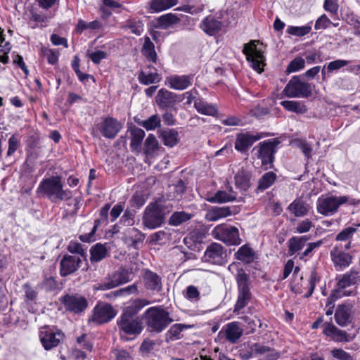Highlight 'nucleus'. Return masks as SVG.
Returning <instances> with one entry per match:
<instances>
[{
    "label": "nucleus",
    "instance_id": "nucleus-63",
    "mask_svg": "<svg viewBox=\"0 0 360 360\" xmlns=\"http://www.w3.org/2000/svg\"><path fill=\"white\" fill-rule=\"evenodd\" d=\"M331 23L332 22L330 20L325 14H323L321 15L316 21L314 28L316 30L326 29L328 27Z\"/></svg>",
    "mask_w": 360,
    "mask_h": 360
},
{
    "label": "nucleus",
    "instance_id": "nucleus-53",
    "mask_svg": "<svg viewBox=\"0 0 360 360\" xmlns=\"http://www.w3.org/2000/svg\"><path fill=\"white\" fill-rule=\"evenodd\" d=\"M41 51L43 56L46 58L49 63L51 65L57 63L59 53L56 50L45 48L42 49Z\"/></svg>",
    "mask_w": 360,
    "mask_h": 360
},
{
    "label": "nucleus",
    "instance_id": "nucleus-25",
    "mask_svg": "<svg viewBox=\"0 0 360 360\" xmlns=\"http://www.w3.org/2000/svg\"><path fill=\"white\" fill-rule=\"evenodd\" d=\"M323 333L336 342H349L352 340L346 331L339 329L331 322L323 324Z\"/></svg>",
    "mask_w": 360,
    "mask_h": 360
},
{
    "label": "nucleus",
    "instance_id": "nucleus-61",
    "mask_svg": "<svg viewBox=\"0 0 360 360\" xmlns=\"http://www.w3.org/2000/svg\"><path fill=\"white\" fill-rule=\"evenodd\" d=\"M23 289L25 290V300L33 301L37 297V292L30 285V283H27L23 285Z\"/></svg>",
    "mask_w": 360,
    "mask_h": 360
},
{
    "label": "nucleus",
    "instance_id": "nucleus-21",
    "mask_svg": "<svg viewBox=\"0 0 360 360\" xmlns=\"http://www.w3.org/2000/svg\"><path fill=\"white\" fill-rule=\"evenodd\" d=\"M82 262L81 256L65 255L60 262V274L63 277L75 273L80 267Z\"/></svg>",
    "mask_w": 360,
    "mask_h": 360
},
{
    "label": "nucleus",
    "instance_id": "nucleus-15",
    "mask_svg": "<svg viewBox=\"0 0 360 360\" xmlns=\"http://www.w3.org/2000/svg\"><path fill=\"white\" fill-rule=\"evenodd\" d=\"M67 311L75 314H79L86 310L88 307L86 298L79 294H67L61 298Z\"/></svg>",
    "mask_w": 360,
    "mask_h": 360
},
{
    "label": "nucleus",
    "instance_id": "nucleus-32",
    "mask_svg": "<svg viewBox=\"0 0 360 360\" xmlns=\"http://www.w3.org/2000/svg\"><path fill=\"white\" fill-rule=\"evenodd\" d=\"M295 217H300L307 214L309 210V205L301 199H295L288 207Z\"/></svg>",
    "mask_w": 360,
    "mask_h": 360
},
{
    "label": "nucleus",
    "instance_id": "nucleus-48",
    "mask_svg": "<svg viewBox=\"0 0 360 360\" xmlns=\"http://www.w3.org/2000/svg\"><path fill=\"white\" fill-rule=\"evenodd\" d=\"M311 30V27L309 25H304L301 27L297 26H288L286 32L289 34L303 37L309 34Z\"/></svg>",
    "mask_w": 360,
    "mask_h": 360
},
{
    "label": "nucleus",
    "instance_id": "nucleus-34",
    "mask_svg": "<svg viewBox=\"0 0 360 360\" xmlns=\"http://www.w3.org/2000/svg\"><path fill=\"white\" fill-rule=\"evenodd\" d=\"M178 4V0H151L149 8L151 13H160L167 10Z\"/></svg>",
    "mask_w": 360,
    "mask_h": 360
},
{
    "label": "nucleus",
    "instance_id": "nucleus-12",
    "mask_svg": "<svg viewBox=\"0 0 360 360\" xmlns=\"http://www.w3.org/2000/svg\"><path fill=\"white\" fill-rule=\"evenodd\" d=\"M40 342L46 350L57 347L64 339V334L49 326L41 327L39 332Z\"/></svg>",
    "mask_w": 360,
    "mask_h": 360
},
{
    "label": "nucleus",
    "instance_id": "nucleus-16",
    "mask_svg": "<svg viewBox=\"0 0 360 360\" xmlns=\"http://www.w3.org/2000/svg\"><path fill=\"white\" fill-rule=\"evenodd\" d=\"M266 135L264 133L252 134L249 131L238 133L236 136L235 149L241 153H246L255 142L266 136Z\"/></svg>",
    "mask_w": 360,
    "mask_h": 360
},
{
    "label": "nucleus",
    "instance_id": "nucleus-47",
    "mask_svg": "<svg viewBox=\"0 0 360 360\" xmlns=\"http://www.w3.org/2000/svg\"><path fill=\"white\" fill-rule=\"evenodd\" d=\"M158 148V141L155 136L149 134L144 143V153L147 155H152Z\"/></svg>",
    "mask_w": 360,
    "mask_h": 360
},
{
    "label": "nucleus",
    "instance_id": "nucleus-46",
    "mask_svg": "<svg viewBox=\"0 0 360 360\" xmlns=\"http://www.w3.org/2000/svg\"><path fill=\"white\" fill-rule=\"evenodd\" d=\"M139 124L146 130H154L160 127V117L158 115H153L147 120L139 122Z\"/></svg>",
    "mask_w": 360,
    "mask_h": 360
},
{
    "label": "nucleus",
    "instance_id": "nucleus-9",
    "mask_svg": "<svg viewBox=\"0 0 360 360\" xmlns=\"http://www.w3.org/2000/svg\"><path fill=\"white\" fill-rule=\"evenodd\" d=\"M132 279V273L126 269L120 268L108 275L104 280L94 285L97 290H106L114 288L120 285L127 283Z\"/></svg>",
    "mask_w": 360,
    "mask_h": 360
},
{
    "label": "nucleus",
    "instance_id": "nucleus-41",
    "mask_svg": "<svg viewBox=\"0 0 360 360\" xmlns=\"http://www.w3.org/2000/svg\"><path fill=\"white\" fill-rule=\"evenodd\" d=\"M276 179V174L274 172H268L264 174L259 179L257 191H264L269 188Z\"/></svg>",
    "mask_w": 360,
    "mask_h": 360
},
{
    "label": "nucleus",
    "instance_id": "nucleus-43",
    "mask_svg": "<svg viewBox=\"0 0 360 360\" xmlns=\"http://www.w3.org/2000/svg\"><path fill=\"white\" fill-rule=\"evenodd\" d=\"M188 327L190 326L181 323H176L172 326L166 333L167 341H173L180 339L181 338V332L183 330Z\"/></svg>",
    "mask_w": 360,
    "mask_h": 360
},
{
    "label": "nucleus",
    "instance_id": "nucleus-36",
    "mask_svg": "<svg viewBox=\"0 0 360 360\" xmlns=\"http://www.w3.org/2000/svg\"><path fill=\"white\" fill-rule=\"evenodd\" d=\"M194 107L198 112L202 115L214 116L217 113V109L215 105L208 103L202 99H196L194 101Z\"/></svg>",
    "mask_w": 360,
    "mask_h": 360
},
{
    "label": "nucleus",
    "instance_id": "nucleus-40",
    "mask_svg": "<svg viewBox=\"0 0 360 360\" xmlns=\"http://www.w3.org/2000/svg\"><path fill=\"white\" fill-rule=\"evenodd\" d=\"M131 143L130 146L134 150H140L141 148V143L145 136V131L135 127L131 130Z\"/></svg>",
    "mask_w": 360,
    "mask_h": 360
},
{
    "label": "nucleus",
    "instance_id": "nucleus-60",
    "mask_svg": "<svg viewBox=\"0 0 360 360\" xmlns=\"http://www.w3.org/2000/svg\"><path fill=\"white\" fill-rule=\"evenodd\" d=\"M129 237L132 240V243L135 245L138 243L142 242L145 238V235L137 229L132 228L129 231Z\"/></svg>",
    "mask_w": 360,
    "mask_h": 360
},
{
    "label": "nucleus",
    "instance_id": "nucleus-5",
    "mask_svg": "<svg viewBox=\"0 0 360 360\" xmlns=\"http://www.w3.org/2000/svg\"><path fill=\"white\" fill-rule=\"evenodd\" d=\"M144 318L150 331L155 333L162 332L173 321L169 313L160 306L148 308Z\"/></svg>",
    "mask_w": 360,
    "mask_h": 360
},
{
    "label": "nucleus",
    "instance_id": "nucleus-6",
    "mask_svg": "<svg viewBox=\"0 0 360 360\" xmlns=\"http://www.w3.org/2000/svg\"><path fill=\"white\" fill-rule=\"evenodd\" d=\"M236 279L238 295L233 311L238 312L248 304L252 298V293L249 287L250 276L243 269L238 271Z\"/></svg>",
    "mask_w": 360,
    "mask_h": 360
},
{
    "label": "nucleus",
    "instance_id": "nucleus-38",
    "mask_svg": "<svg viewBox=\"0 0 360 360\" xmlns=\"http://www.w3.org/2000/svg\"><path fill=\"white\" fill-rule=\"evenodd\" d=\"M281 105L286 110L293 112L297 114H304L307 111V108L302 101H283L281 102Z\"/></svg>",
    "mask_w": 360,
    "mask_h": 360
},
{
    "label": "nucleus",
    "instance_id": "nucleus-49",
    "mask_svg": "<svg viewBox=\"0 0 360 360\" xmlns=\"http://www.w3.org/2000/svg\"><path fill=\"white\" fill-rule=\"evenodd\" d=\"M305 60L301 57H296L288 65L286 71L289 73L297 72L304 68Z\"/></svg>",
    "mask_w": 360,
    "mask_h": 360
},
{
    "label": "nucleus",
    "instance_id": "nucleus-54",
    "mask_svg": "<svg viewBox=\"0 0 360 360\" xmlns=\"http://www.w3.org/2000/svg\"><path fill=\"white\" fill-rule=\"evenodd\" d=\"M40 288L44 289L46 292H51L58 288V283L53 277H46L40 284Z\"/></svg>",
    "mask_w": 360,
    "mask_h": 360
},
{
    "label": "nucleus",
    "instance_id": "nucleus-4",
    "mask_svg": "<svg viewBox=\"0 0 360 360\" xmlns=\"http://www.w3.org/2000/svg\"><path fill=\"white\" fill-rule=\"evenodd\" d=\"M348 202L349 205H359L360 200L350 198L345 195H322L318 198L316 202L317 212L324 216H332L338 212L340 207Z\"/></svg>",
    "mask_w": 360,
    "mask_h": 360
},
{
    "label": "nucleus",
    "instance_id": "nucleus-17",
    "mask_svg": "<svg viewBox=\"0 0 360 360\" xmlns=\"http://www.w3.org/2000/svg\"><path fill=\"white\" fill-rule=\"evenodd\" d=\"M97 128L103 137L112 139L122 129V124L117 119L108 116L103 118L97 124Z\"/></svg>",
    "mask_w": 360,
    "mask_h": 360
},
{
    "label": "nucleus",
    "instance_id": "nucleus-1",
    "mask_svg": "<svg viewBox=\"0 0 360 360\" xmlns=\"http://www.w3.org/2000/svg\"><path fill=\"white\" fill-rule=\"evenodd\" d=\"M150 303L146 299H136L127 306L117 321L120 331L129 335H139L143 330V323L136 314Z\"/></svg>",
    "mask_w": 360,
    "mask_h": 360
},
{
    "label": "nucleus",
    "instance_id": "nucleus-51",
    "mask_svg": "<svg viewBox=\"0 0 360 360\" xmlns=\"http://www.w3.org/2000/svg\"><path fill=\"white\" fill-rule=\"evenodd\" d=\"M138 292V288L136 284H132L130 285H128L125 288H120L119 290H115V292H112L110 295H108V297H110L112 295L113 297H119L122 296L124 295H129L132 293H137Z\"/></svg>",
    "mask_w": 360,
    "mask_h": 360
},
{
    "label": "nucleus",
    "instance_id": "nucleus-19",
    "mask_svg": "<svg viewBox=\"0 0 360 360\" xmlns=\"http://www.w3.org/2000/svg\"><path fill=\"white\" fill-rule=\"evenodd\" d=\"M354 302H345L337 307L334 318L336 323L341 327H346L353 320L352 310L354 307Z\"/></svg>",
    "mask_w": 360,
    "mask_h": 360
},
{
    "label": "nucleus",
    "instance_id": "nucleus-18",
    "mask_svg": "<svg viewBox=\"0 0 360 360\" xmlns=\"http://www.w3.org/2000/svg\"><path fill=\"white\" fill-rule=\"evenodd\" d=\"M226 251L217 243L209 245L205 252L203 259L213 264L222 265L226 262Z\"/></svg>",
    "mask_w": 360,
    "mask_h": 360
},
{
    "label": "nucleus",
    "instance_id": "nucleus-20",
    "mask_svg": "<svg viewBox=\"0 0 360 360\" xmlns=\"http://www.w3.org/2000/svg\"><path fill=\"white\" fill-rule=\"evenodd\" d=\"M243 334L240 322L233 321L226 324L219 333V337L232 344L236 343Z\"/></svg>",
    "mask_w": 360,
    "mask_h": 360
},
{
    "label": "nucleus",
    "instance_id": "nucleus-7",
    "mask_svg": "<svg viewBox=\"0 0 360 360\" xmlns=\"http://www.w3.org/2000/svg\"><path fill=\"white\" fill-rule=\"evenodd\" d=\"M280 143L278 139H274L260 142L253 148V151H256L255 155L261 160L262 165L265 167L266 169L273 167L274 155Z\"/></svg>",
    "mask_w": 360,
    "mask_h": 360
},
{
    "label": "nucleus",
    "instance_id": "nucleus-26",
    "mask_svg": "<svg viewBox=\"0 0 360 360\" xmlns=\"http://www.w3.org/2000/svg\"><path fill=\"white\" fill-rule=\"evenodd\" d=\"M145 288L147 290L155 292L162 290V284L161 278L155 272L146 269L143 276Z\"/></svg>",
    "mask_w": 360,
    "mask_h": 360
},
{
    "label": "nucleus",
    "instance_id": "nucleus-29",
    "mask_svg": "<svg viewBox=\"0 0 360 360\" xmlns=\"http://www.w3.org/2000/svg\"><path fill=\"white\" fill-rule=\"evenodd\" d=\"M110 208V204L107 203L101 209L100 213H99L100 217H99V219L95 220V224H94V226L93 227L91 231L89 234L80 235L79 238L82 241L86 242L89 240L90 236H94V233H95V232L97 229V227L99 224H108V212H109Z\"/></svg>",
    "mask_w": 360,
    "mask_h": 360
},
{
    "label": "nucleus",
    "instance_id": "nucleus-28",
    "mask_svg": "<svg viewBox=\"0 0 360 360\" xmlns=\"http://www.w3.org/2000/svg\"><path fill=\"white\" fill-rule=\"evenodd\" d=\"M138 79L140 83L144 85L158 83L161 80V77L157 72V70L151 66H148L144 70L139 74Z\"/></svg>",
    "mask_w": 360,
    "mask_h": 360
},
{
    "label": "nucleus",
    "instance_id": "nucleus-13",
    "mask_svg": "<svg viewBox=\"0 0 360 360\" xmlns=\"http://www.w3.org/2000/svg\"><path fill=\"white\" fill-rule=\"evenodd\" d=\"M243 53L246 56L248 61L251 63L253 69L261 72L264 65V56L263 52L259 49L255 41L245 44Z\"/></svg>",
    "mask_w": 360,
    "mask_h": 360
},
{
    "label": "nucleus",
    "instance_id": "nucleus-44",
    "mask_svg": "<svg viewBox=\"0 0 360 360\" xmlns=\"http://www.w3.org/2000/svg\"><path fill=\"white\" fill-rule=\"evenodd\" d=\"M193 214L181 211L174 212L169 219V223L173 226H179L181 224L190 220Z\"/></svg>",
    "mask_w": 360,
    "mask_h": 360
},
{
    "label": "nucleus",
    "instance_id": "nucleus-37",
    "mask_svg": "<svg viewBox=\"0 0 360 360\" xmlns=\"http://www.w3.org/2000/svg\"><path fill=\"white\" fill-rule=\"evenodd\" d=\"M180 18H178L175 14L167 13L160 16L157 19L158 27L166 30L173 25L179 23Z\"/></svg>",
    "mask_w": 360,
    "mask_h": 360
},
{
    "label": "nucleus",
    "instance_id": "nucleus-33",
    "mask_svg": "<svg viewBox=\"0 0 360 360\" xmlns=\"http://www.w3.org/2000/svg\"><path fill=\"white\" fill-rule=\"evenodd\" d=\"M159 134V137L167 146L173 147L176 145L179 141V134L174 129L160 130Z\"/></svg>",
    "mask_w": 360,
    "mask_h": 360
},
{
    "label": "nucleus",
    "instance_id": "nucleus-10",
    "mask_svg": "<svg viewBox=\"0 0 360 360\" xmlns=\"http://www.w3.org/2000/svg\"><path fill=\"white\" fill-rule=\"evenodd\" d=\"M212 236L227 245H238L241 243L238 228L226 224L215 226L212 231Z\"/></svg>",
    "mask_w": 360,
    "mask_h": 360
},
{
    "label": "nucleus",
    "instance_id": "nucleus-64",
    "mask_svg": "<svg viewBox=\"0 0 360 360\" xmlns=\"http://www.w3.org/2000/svg\"><path fill=\"white\" fill-rule=\"evenodd\" d=\"M314 226L313 223L309 219H304L298 223L296 226V231L299 233L308 232Z\"/></svg>",
    "mask_w": 360,
    "mask_h": 360
},
{
    "label": "nucleus",
    "instance_id": "nucleus-55",
    "mask_svg": "<svg viewBox=\"0 0 360 360\" xmlns=\"http://www.w3.org/2000/svg\"><path fill=\"white\" fill-rule=\"evenodd\" d=\"M332 356L338 360H355L353 356L342 349L334 348L330 351Z\"/></svg>",
    "mask_w": 360,
    "mask_h": 360
},
{
    "label": "nucleus",
    "instance_id": "nucleus-2",
    "mask_svg": "<svg viewBox=\"0 0 360 360\" xmlns=\"http://www.w3.org/2000/svg\"><path fill=\"white\" fill-rule=\"evenodd\" d=\"M39 196L48 198L51 202L57 203L70 199L72 193L69 189H64L62 178L52 176L42 179L37 189Z\"/></svg>",
    "mask_w": 360,
    "mask_h": 360
},
{
    "label": "nucleus",
    "instance_id": "nucleus-59",
    "mask_svg": "<svg viewBox=\"0 0 360 360\" xmlns=\"http://www.w3.org/2000/svg\"><path fill=\"white\" fill-rule=\"evenodd\" d=\"M322 243H323V242L321 240H318L316 242L308 243L307 245V248L305 249V250L302 253L299 254V259H304V258L305 257L309 256V255L311 253V252L314 249L319 248L322 245Z\"/></svg>",
    "mask_w": 360,
    "mask_h": 360
},
{
    "label": "nucleus",
    "instance_id": "nucleus-22",
    "mask_svg": "<svg viewBox=\"0 0 360 360\" xmlns=\"http://www.w3.org/2000/svg\"><path fill=\"white\" fill-rule=\"evenodd\" d=\"M181 101L182 98L180 95L165 89H160L155 97L157 105L162 109L172 108L176 103Z\"/></svg>",
    "mask_w": 360,
    "mask_h": 360
},
{
    "label": "nucleus",
    "instance_id": "nucleus-50",
    "mask_svg": "<svg viewBox=\"0 0 360 360\" xmlns=\"http://www.w3.org/2000/svg\"><path fill=\"white\" fill-rule=\"evenodd\" d=\"M319 280L320 278L317 272L316 271H312L309 278V283L307 287L308 292L305 294L304 297H309L312 295L316 285L319 281Z\"/></svg>",
    "mask_w": 360,
    "mask_h": 360
},
{
    "label": "nucleus",
    "instance_id": "nucleus-27",
    "mask_svg": "<svg viewBox=\"0 0 360 360\" xmlns=\"http://www.w3.org/2000/svg\"><path fill=\"white\" fill-rule=\"evenodd\" d=\"M200 27L207 34L213 36L221 30L222 22L215 19L213 16L209 15L202 20L200 24Z\"/></svg>",
    "mask_w": 360,
    "mask_h": 360
},
{
    "label": "nucleus",
    "instance_id": "nucleus-58",
    "mask_svg": "<svg viewBox=\"0 0 360 360\" xmlns=\"http://www.w3.org/2000/svg\"><path fill=\"white\" fill-rule=\"evenodd\" d=\"M185 297L193 302L200 300V292L194 285H189L186 288Z\"/></svg>",
    "mask_w": 360,
    "mask_h": 360
},
{
    "label": "nucleus",
    "instance_id": "nucleus-62",
    "mask_svg": "<svg viewBox=\"0 0 360 360\" xmlns=\"http://www.w3.org/2000/svg\"><path fill=\"white\" fill-rule=\"evenodd\" d=\"M134 214L133 212L126 210L120 219V224L124 226H132L134 223Z\"/></svg>",
    "mask_w": 360,
    "mask_h": 360
},
{
    "label": "nucleus",
    "instance_id": "nucleus-52",
    "mask_svg": "<svg viewBox=\"0 0 360 360\" xmlns=\"http://www.w3.org/2000/svg\"><path fill=\"white\" fill-rule=\"evenodd\" d=\"M126 27L128 28L131 33L136 35H141L143 31V25L140 21L129 20L127 22Z\"/></svg>",
    "mask_w": 360,
    "mask_h": 360
},
{
    "label": "nucleus",
    "instance_id": "nucleus-45",
    "mask_svg": "<svg viewBox=\"0 0 360 360\" xmlns=\"http://www.w3.org/2000/svg\"><path fill=\"white\" fill-rule=\"evenodd\" d=\"M236 185L243 191H247L251 186L250 175L248 173L240 172L235 176Z\"/></svg>",
    "mask_w": 360,
    "mask_h": 360
},
{
    "label": "nucleus",
    "instance_id": "nucleus-57",
    "mask_svg": "<svg viewBox=\"0 0 360 360\" xmlns=\"http://www.w3.org/2000/svg\"><path fill=\"white\" fill-rule=\"evenodd\" d=\"M349 61L346 60L338 59L333 61L330 62L327 65V71L328 72H332L333 71L338 70L342 68L347 65Z\"/></svg>",
    "mask_w": 360,
    "mask_h": 360
},
{
    "label": "nucleus",
    "instance_id": "nucleus-24",
    "mask_svg": "<svg viewBox=\"0 0 360 360\" xmlns=\"http://www.w3.org/2000/svg\"><path fill=\"white\" fill-rule=\"evenodd\" d=\"M193 76L192 75H174L167 77L165 83L171 89L182 91L190 86L193 84Z\"/></svg>",
    "mask_w": 360,
    "mask_h": 360
},
{
    "label": "nucleus",
    "instance_id": "nucleus-14",
    "mask_svg": "<svg viewBox=\"0 0 360 360\" xmlns=\"http://www.w3.org/2000/svg\"><path fill=\"white\" fill-rule=\"evenodd\" d=\"M116 315V311L107 303L99 302L93 309V314L89 319V323L103 324L111 321Z\"/></svg>",
    "mask_w": 360,
    "mask_h": 360
},
{
    "label": "nucleus",
    "instance_id": "nucleus-42",
    "mask_svg": "<svg viewBox=\"0 0 360 360\" xmlns=\"http://www.w3.org/2000/svg\"><path fill=\"white\" fill-rule=\"evenodd\" d=\"M90 252L91 262H98L105 258L108 250L104 245L97 243L91 248Z\"/></svg>",
    "mask_w": 360,
    "mask_h": 360
},
{
    "label": "nucleus",
    "instance_id": "nucleus-31",
    "mask_svg": "<svg viewBox=\"0 0 360 360\" xmlns=\"http://www.w3.org/2000/svg\"><path fill=\"white\" fill-rule=\"evenodd\" d=\"M231 214V212L229 207H212L207 211L205 218L209 221H214Z\"/></svg>",
    "mask_w": 360,
    "mask_h": 360
},
{
    "label": "nucleus",
    "instance_id": "nucleus-11",
    "mask_svg": "<svg viewBox=\"0 0 360 360\" xmlns=\"http://www.w3.org/2000/svg\"><path fill=\"white\" fill-rule=\"evenodd\" d=\"M311 86L303 82L299 76H294L283 90V94L289 98H308L311 94Z\"/></svg>",
    "mask_w": 360,
    "mask_h": 360
},
{
    "label": "nucleus",
    "instance_id": "nucleus-39",
    "mask_svg": "<svg viewBox=\"0 0 360 360\" xmlns=\"http://www.w3.org/2000/svg\"><path fill=\"white\" fill-rule=\"evenodd\" d=\"M236 199L235 192L227 193L225 191H218L213 196L207 198V201L214 203L231 202Z\"/></svg>",
    "mask_w": 360,
    "mask_h": 360
},
{
    "label": "nucleus",
    "instance_id": "nucleus-3",
    "mask_svg": "<svg viewBox=\"0 0 360 360\" xmlns=\"http://www.w3.org/2000/svg\"><path fill=\"white\" fill-rule=\"evenodd\" d=\"M335 288L331 291L328 297V303L335 302L337 300L344 297L354 296L356 295V288L347 289L352 285L360 283V272L352 269L349 271L336 277Z\"/></svg>",
    "mask_w": 360,
    "mask_h": 360
},
{
    "label": "nucleus",
    "instance_id": "nucleus-30",
    "mask_svg": "<svg viewBox=\"0 0 360 360\" xmlns=\"http://www.w3.org/2000/svg\"><path fill=\"white\" fill-rule=\"evenodd\" d=\"M309 238L306 236L290 238L288 241V255L292 256L304 248Z\"/></svg>",
    "mask_w": 360,
    "mask_h": 360
},
{
    "label": "nucleus",
    "instance_id": "nucleus-8",
    "mask_svg": "<svg viewBox=\"0 0 360 360\" xmlns=\"http://www.w3.org/2000/svg\"><path fill=\"white\" fill-rule=\"evenodd\" d=\"M164 206L158 202H151L146 208L142 222L145 227L154 229L159 227L165 221Z\"/></svg>",
    "mask_w": 360,
    "mask_h": 360
},
{
    "label": "nucleus",
    "instance_id": "nucleus-56",
    "mask_svg": "<svg viewBox=\"0 0 360 360\" xmlns=\"http://www.w3.org/2000/svg\"><path fill=\"white\" fill-rule=\"evenodd\" d=\"M356 229L354 227H347L340 231L336 236V240L340 241H345L350 239L354 233H356Z\"/></svg>",
    "mask_w": 360,
    "mask_h": 360
},
{
    "label": "nucleus",
    "instance_id": "nucleus-35",
    "mask_svg": "<svg viewBox=\"0 0 360 360\" xmlns=\"http://www.w3.org/2000/svg\"><path fill=\"white\" fill-rule=\"evenodd\" d=\"M235 257L238 260L250 264L255 260V252L248 245H244L235 253Z\"/></svg>",
    "mask_w": 360,
    "mask_h": 360
},
{
    "label": "nucleus",
    "instance_id": "nucleus-23",
    "mask_svg": "<svg viewBox=\"0 0 360 360\" xmlns=\"http://www.w3.org/2000/svg\"><path fill=\"white\" fill-rule=\"evenodd\" d=\"M330 257L336 271H342L348 267L352 261V256L338 248H334L330 251Z\"/></svg>",
    "mask_w": 360,
    "mask_h": 360
}]
</instances>
